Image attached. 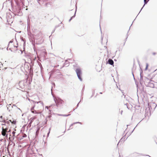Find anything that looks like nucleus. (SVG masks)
I'll return each instance as SVG.
<instances>
[{
  "mask_svg": "<svg viewBox=\"0 0 157 157\" xmlns=\"http://www.w3.org/2000/svg\"><path fill=\"white\" fill-rule=\"evenodd\" d=\"M55 31V29H54V30L52 31V33H53L54 32V31Z\"/></svg>",
  "mask_w": 157,
  "mask_h": 157,
  "instance_id": "obj_32",
  "label": "nucleus"
},
{
  "mask_svg": "<svg viewBox=\"0 0 157 157\" xmlns=\"http://www.w3.org/2000/svg\"><path fill=\"white\" fill-rule=\"evenodd\" d=\"M135 129V128H134V129H133V131H132V132L134 131V130Z\"/></svg>",
  "mask_w": 157,
  "mask_h": 157,
  "instance_id": "obj_41",
  "label": "nucleus"
},
{
  "mask_svg": "<svg viewBox=\"0 0 157 157\" xmlns=\"http://www.w3.org/2000/svg\"><path fill=\"white\" fill-rule=\"evenodd\" d=\"M103 39V38H101V40H102Z\"/></svg>",
  "mask_w": 157,
  "mask_h": 157,
  "instance_id": "obj_49",
  "label": "nucleus"
},
{
  "mask_svg": "<svg viewBox=\"0 0 157 157\" xmlns=\"http://www.w3.org/2000/svg\"><path fill=\"white\" fill-rule=\"evenodd\" d=\"M34 106H33L31 108V111L33 113H34V114L37 113V112L35 110H34Z\"/></svg>",
  "mask_w": 157,
  "mask_h": 157,
  "instance_id": "obj_6",
  "label": "nucleus"
},
{
  "mask_svg": "<svg viewBox=\"0 0 157 157\" xmlns=\"http://www.w3.org/2000/svg\"><path fill=\"white\" fill-rule=\"evenodd\" d=\"M122 112H123V111L121 110V115L122 114Z\"/></svg>",
  "mask_w": 157,
  "mask_h": 157,
  "instance_id": "obj_34",
  "label": "nucleus"
},
{
  "mask_svg": "<svg viewBox=\"0 0 157 157\" xmlns=\"http://www.w3.org/2000/svg\"><path fill=\"white\" fill-rule=\"evenodd\" d=\"M21 40L24 42V44H25V39L23 38H21Z\"/></svg>",
  "mask_w": 157,
  "mask_h": 157,
  "instance_id": "obj_17",
  "label": "nucleus"
},
{
  "mask_svg": "<svg viewBox=\"0 0 157 157\" xmlns=\"http://www.w3.org/2000/svg\"><path fill=\"white\" fill-rule=\"evenodd\" d=\"M123 95L124 96V98H125V96L124 95V94H123Z\"/></svg>",
  "mask_w": 157,
  "mask_h": 157,
  "instance_id": "obj_42",
  "label": "nucleus"
},
{
  "mask_svg": "<svg viewBox=\"0 0 157 157\" xmlns=\"http://www.w3.org/2000/svg\"><path fill=\"white\" fill-rule=\"evenodd\" d=\"M69 65V63L67 62V61H66L65 62L64 64V66H66V67L68 66Z\"/></svg>",
  "mask_w": 157,
  "mask_h": 157,
  "instance_id": "obj_13",
  "label": "nucleus"
},
{
  "mask_svg": "<svg viewBox=\"0 0 157 157\" xmlns=\"http://www.w3.org/2000/svg\"><path fill=\"white\" fill-rule=\"evenodd\" d=\"M35 103H37V104L40 103L41 105V106H42V107L43 106V102L41 101H38V102L36 101L35 102Z\"/></svg>",
  "mask_w": 157,
  "mask_h": 157,
  "instance_id": "obj_10",
  "label": "nucleus"
},
{
  "mask_svg": "<svg viewBox=\"0 0 157 157\" xmlns=\"http://www.w3.org/2000/svg\"><path fill=\"white\" fill-rule=\"evenodd\" d=\"M35 118H36L35 117H33L30 119L29 121L31 122H33V121H34V120L35 119Z\"/></svg>",
  "mask_w": 157,
  "mask_h": 157,
  "instance_id": "obj_8",
  "label": "nucleus"
},
{
  "mask_svg": "<svg viewBox=\"0 0 157 157\" xmlns=\"http://www.w3.org/2000/svg\"><path fill=\"white\" fill-rule=\"evenodd\" d=\"M127 103H126V104H125V105H127V108L128 109H129V108H128V106H127Z\"/></svg>",
  "mask_w": 157,
  "mask_h": 157,
  "instance_id": "obj_33",
  "label": "nucleus"
},
{
  "mask_svg": "<svg viewBox=\"0 0 157 157\" xmlns=\"http://www.w3.org/2000/svg\"><path fill=\"white\" fill-rule=\"evenodd\" d=\"M146 79H147L148 80V79L147 78H146Z\"/></svg>",
  "mask_w": 157,
  "mask_h": 157,
  "instance_id": "obj_44",
  "label": "nucleus"
},
{
  "mask_svg": "<svg viewBox=\"0 0 157 157\" xmlns=\"http://www.w3.org/2000/svg\"><path fill=\"white\" fill-rule=\"evenodd\" d=\"M2 125H6V124H2Z\"/></svg>",
  "mask_w": 157,
  "mask_h": 157,
  "instance_id": "obj_36",
  "label": "nucleus"
},
{
  "mask_svg": "<svg viewBox=\"0 0 157 157\" xmlns=\"http://www.w3.org/2000/svg\"><path fill=\"white\" fill-rule=\"evenodd\" d=\"M52 90V88L51 89V91ZM54 98V101L56 103V106L58 107H61L63 106V103L64 102L60 98H55L53 96Z\"/></svg>",
  "mask_w": 157,
  "mask_h": 157,
  "instance_id": "obj_1",
  "label": "nucleus"
},
{
  "mask_svg": "<svg viewBox=\"0 0 157 157\" xmlns=\"http://www.w3.org/2000/svg\"><path fill=\"white\" fill-rule=\"evenodd\" d=\"M26 134L24 135V136H23L24 137H26Z\"/></svg>",
  "mask_w": 157,
  "mask_h": 157,
  "instance_id": "obj_30",
  "label": "nucleus"
},
{
  "mask_svg": "<svg viewBox=\"0 0 157 157\" xmlns=\"http://www.w3.org/2000/svg\"><path fill=\"white\" fill-rule=\"evenodd\" d=\"M58 115L60 116H62L63 117H67L69 116H70L71 114H68L67 115L66 114H58Z\"/></svg>",
  "mask_w": 157,
  "mask_h": 157,
  "instance_id": "obj_11",
  "label": "nucleus"
},
{
  "mask_svg": "<svg viewBox=\"0 0 157 157\" xmlns=\"http://www.w3.org/2000/svg\"><path fill=\"white\" fill-rule=\"evenodd\" d=\"M108 63L109 64L111 65H113V64L114 62L113 60L111 59H109L108 60Z\"/></svg>",
  "mask_w": 157,
  "mask_h": 157,
  "instance_id": "obj_4",
  "label": "nucleus"
},
{
  "mask_svg": "<svg viewBox=\"0 0 157 157\" xmlns=\"http://www.w3.org/2000/svg\"><path fill=\"white\" fill-rule=\"evenodd\" d=\"M2 116H1V118H2Z\"/></svg>",
  "mask_w": 157,
  "mask_h": 157,
  "instance_id": "obj_48",
  "label": "nucleus"
},
{
  "mask_svg": "<svg viewBox=\"0 0 157 157\" xmlns=\"http://www.w3.org/2000/svg\"><path fill=\"white\" fill-rule=\"evenodd\" d=\"M30 29V26L29 24H28V28H27V30H28V34L29 36H30L31 34V33L29 30Z\"/></svg>",
  "mask_w": 157,
  "mask_h": 157,
  "instance_id": "obj_5",
  "label": "nucleus"
},
{
  "mask_svg": "<svg viewBox=\"0 0 157 157\" xmlns=\"http://www.w3.org/2000/svg\"><path fill=\"white\" fill-rule=\"evenodd\" d=\"M155 53H153V54L154 55H155Z\"/></svg>",
  "mask_w": 157,
  "mask_h": 157,
  "instance_id": "obj_39",
  "label": "nucleus"
},
{
  "mask_svg": "<svg viewBox=\"0 0 157 157\" xmlns=\"http://www.w3.org/2000/svg\"><path fill=\"white\" fill-rule=\"evenodd\" d=\"M81 101L79 102L78 104L77 105V107H78V104Z\"/></svg>",
  "mask_w": 157,
  "mask_h": 157,
  "instance_id": "obj_28",
  "label": "nucleus"
},
{
  "mask_svg": "<svg viewBox=\"0 0 157 157\" xmlns=\"http://www.w3.org/2000/svg\"><path fill=\"white\" fill-rule=\"evenodd\" d=\"M146 156H149V157H151V156H150L149 155H146Z\"/></svg>",
  "mask_w": 157,
  "mask_h": 157,
  "instance_id": "obj_38",
  "label": "nucleus"
},
{
  "mask_svg": "<svg viewBox=\"0 0 157 157\" xmlns=\"http://www.w3.org/2000/svg\"><path fill=\"white\" fill-rule=\"evenodd\" d=\"M78 123H79V124H82V123L80 122H75V123H73L74 124H78Z\"/></svg>",
  "mask_w": 157,
  "mask_h": 157,
  "instance_id": "obj_19",
  "label": "nucleus"
},
{
  "mask_svg": "<svg viewBox=\"0 0 157 157\" xmlns=\"http://www.w3.org/2000/svg\"><path fill=\"white\" fill-rule=\"evenodd\" d=\"M130 27H129V29H130Z\"/></svg>",
  "mask_w": 157,
  "mask_h": 157,
  "instance_id": "obj_50",
  "label": "nucleus"
},
{
  "mask_svg": "<svg viewBox=\"0 0 157 157\" xmlns=\"http://www.w3.org/2000/svg\"><path fill=\"white\" fill-rule=\"evenodd\" d=\"M49 133H50V131L48 132V133L47 134V137L48 136Z\"/></svg>",
  "mask_w": 157,
  "mask_h": 157,
  "instance_id": "obj_25",
  "label": "nucleus"
},
{
  "mask_svg": "<svg viewBox=\"0 0 157 157\" xmlns=\"http://www.w3.org/2000/svg\"><path fill=\"white\" fill-rule=\"evenodd\" d=\"M2 132H1L3 136H6V137H7V136H8V134H6V133L7 132L4 131V127H2Z\"/></svg>",
  "mask_w": 157,
  "mask_h": 157,
  "instance_id": "obj_3",
  "label": "nucleus"
},
{
  "mask_svg": "<svg viewBox=\"0 0 157 157\" xmlns=\"http://www.w3.org/2000/svg\"><path fill=\"white\" fill-rule=\"evenodd\" d=\"M32 123V122L30 121V123L29 124L28 126H29L30 127L31 126Z\"/></svg>",
  "mask_w": 157,
  "mask_h": 157,
  "instance_id": "obj_22",
  "label": "nucleus"
},
{
  "mask_svg": "<svg viewBox=\"0 0 157 157\" xmlns=\"http://www.w3.org/2000/svg\"><path fill=\"white\" fill-rule=\"evenodd\" d=\"M3 65L2 64V63H0V68Z\"/></svg>",
  "mask_w": 157,
  "mask_h": 157,
  "instance_id": "obj_26",
  "label": "nucleus"
},
{
  "mask_svg": "<svg viewBox=\"0 0 157 157\" xmlns=\"http://www.w3.org/2000/svg\"><path fill=\"white\" fill-rule=\"evenodd\" d=\"M15 132L14 131H13L12 132V134L13 135L12 137L13 138V139H14V137H15Z\"/></svg>",
  "mask_w": 157,
  "mask_h": 157,
  "instance_id": "obj_15",
  "label": "nucleus"
},
{
  "mask_svg": "<svg viewBox=\"0 0 157 157\" xmlns=\"http://www.w3.org/2000/svg\"><path fill=\"white\" fill-rule=\"evenodd\" d=\"M12 123L13 124H15V121H13L12 122Z\"/></svg>",
  "mask_w": 157,
  "mask_h": 157,
  "instance_id": "obj_27",
  "label": "nucleus"
},
{
  "mask_svg": "<svg viewBox=\"0 0 157 157\" xmlns=\"http://www.w3.org/2000/svg\"><path fill=\"white\" fill-rule=\"evenodd\" d=\"M132 75H133V76H134V75H133V73H132ZM133 77H134V76H133Z\"/></svg>",
  "mask_w": 157,
  "mask_h": 157,
  "instance_id": "obj_43",
  "label": "nucleus"
},
{
  "mask_svg": "<svg viewBox=\"0 0 157 157\" xmlns=\"http://www.w3.org/2000/svg\"><path fill=\"white\" fill-rule=\"evenodd\" d=\"M46 108H47V109H48V106H46Z\"/></svg>",
  "mask_w": 157,
  "mask_h": 157,
  "instance_id": "obj_37",
  "label": "nucleus"
},
{
  "mask_svg": "<svg viewBox=\"0 0 157 157\" xmlns=\"http://www.w3.org/2000/svg\"><path fill=\"white\" fill-rule=\"evenodd\" d=\"M149 0H144V5L143 6V7L141 9V10H142V9L143 8V7L144 6V5L146 4L148 2Z\"/></svg>",
  "mask_w": 157,
  "mask_h": 157,
  "instance_id": "obj_9",
  "label": "nucleus"
},
{
  "mask_svg": "<svg viewBox=\"0 0 157 157\" xmlns=\"http://www.w3.org/2000/svg\"><path fill=\"white\" fill-rule=\"evenodd\" d=\"M12 42H12V41H10L9 42V43H12Z\"/></svg>",
  "mask_w": 157,
  "mask_h": 157,
  "instance_id": "obj_31",
  "label": "nucleus"
},
{
  "mask_svg": "<svg viewBox=\"0 0 157 157\" xmlns=\"http://www.w3.org/2000/svg\"><path fill=\"white\" fill-rule=\"evenodd\" d=\"M148 64L147 63L146 64V67L145 68V70H147V69L148 68Z\"/></svg>",
  "mask_w": 157,
  "mask_h": 157,
  "instance_id": "obj_16",
  "label": "nucleus"
},
{
  "mask_svg": "<svg viewBox=\"0 0 157 157\" xmlns=\"http://www.w3.org/2000/svg\"><path fill=\"white\" fill-rule=\"evenodd\" d=\"M6 121L5 120H4L3 121V122L5 123H6Z\"/></svg>",
  "mask_w": 157,
  "mask_h": 157,
  "instance_id": "obj_29",
  "label": "nucleus"
},
{
  "mask_svg": "<svg viewBox=\"0 0 157 157\" xmlns=\"http://www.w3.org/2000/svg\"><path fill=\"white\" fill-rule=\"evenodd\" d=\"M10 130L9 129V131H8V132H10Z\"/></svg>",
  "mask_w": 157,
  "mask_h": 157,
  "instance_id": "obj_35",
  "label": "nucleus"
},
{
  "mask_svg": "<svg viewBox=\"0 0 157 157\" xmlns=\"http://www.w3.org/2000/svg\"><path fill=\"white\" fill-rule=\"evenodd\" d=\"M74 124L73 123L72 124H71L70 125V128L71 127H72L73 125Z\"/></svg>",
  "mask_w": 157,
  "mask_h": 157,
  "instance_id": "obj_24",
  "label": "nucleus"
},
{
  "mask_svg": "<svg viewBox=\"0 0 157 157\" xmlns=\"http://www.w3.org/2000/svg\"><path fill=\"white\" fill-rule=\"evenodd\" d=\"M140 78H141V79L143 78V76L142 75H141V72H140Z\"/></svg>",
  "mask_w": 157,
  "mask_h": 157,
  "instance_id": "obj_23",
  "label": "nucleus"
},
{
  "mask_svg": "<svg viewBox=\"0 0 157 157\" xmlns=\"http://www.w3.org/2000/svg\"><path fill=\"white\" fill-rule=\"evenodd\" d=\"M2 105V104H1L0 103V105Z\"/></svg>",
  "mask_w": 157,
  "mask_h": 157,
  "instance_id": "obj_47",
  "label": "nucleus"
},
{
  "mask_svg": "<svg viewBox=\"0 0 157 157\" xmlns=\"http://www.w3.org/2000/svg\"><path fill=\"white\" fill-rule=\"evenodd\" d=\"M19 109L20 110V109L19 108H17Z\"/></svg>",
  "mask_w": 157,
  "mask_h": 157,
  "instance_id": "obj_45",
  "label": "nucleus"
},
{
  "mask_svg": "<svg viewBox=\"0 0 157 157\" xmlns=\"http://www.w3.org/2000/svg\"><path fill=\"white\" fill-rule=\"evenodd\" d=\"M6 69H7V70L9 71H10L11 72V74L12 75L13 74L12 71V68L10 67H5L4 68V69L6 70Z\"/></svg>",
  "mask_w": 157,
  "mask_h": 157,
  "instance_id": "obj_7",
  "label": "nucleus"
},
{
  "mask_svg": "<svg viewBox=\"0 0 157 157\" xmlns=\"http://www.w3.org/2000/svg\"><path fill=\"white\" fill-rule=\"evenodd\" d=\"M10 122H11V120H10L9 121H6V123H7V124H9L10 123Z\"/></svg>",
  "mask_w": 157,
  "mask_h": 157,
  "instance_id": "obj_20",
  "label": "nucleus"
},
{
  "mask_svg": "<svg viewBox=\"0 0 157 157\" xmlns=\"http://www.w3.org/2000/svg\"><path fill=\"white\" fill-rule=\"evenodd\" d=\"M100 94H102V92H100Z\"/></svg>",
  "mask_w": 157,
  "mask_h": 157,
  "instance_id": "obj_40",
  "label": "nucleus"
},
{
  "mask_svg": "<svg viewBox=\"0 0 157 157\" xmlns=\"http://www.w3.org/2000/svg\"><path fill=\"white\" fill-rule=\"evenodd\" d=\"M8 127H6L5 128H4V131L5 132H8Z\"/></svg>",
  "mask_w": 157,
  "mask_h": 157,
  "instance_id": "obj_14",
  "label": "nucleus"
},
{
  "mask_svg": "<svg viewBox=\"0 0 157 157\" xmlns=\"http://www.w3.org/2000/svg\"><path fill=\"white\" fill-rule=\"evenodd\" d=\"M143 81V78L141 79V78H140V83H141V82H142Z\"/></svg>",
  "mask_w": 157,
  "mask_h": 157,
  "instance_id": "obj_21",
  "label": "nucleus"
},
{
  "mask_svg": "<svg viewBox=\"0 0 157 157\" xmlns=\"http://www.w3.org/2000/svg\"><path fill=\"white\" fill-rule=\"evenodd\" d=\"M76 9H77V7L76 6V10H75V14H74V15L72 17H71V18L69 19V21H70L73 18H74L75 17V15L76 12Z\"/></svg>",
  "mask_w": 157,
  "mask_h": 157,
  "instance_id": "obj_12",
  "label": "nucleus"
},
{
  "mask_svg": "<svg viewBox=\"0 0 157 157\" xmlns=\"http://www.w3.org/2000/svg\"><path fill=\"white\" fill-rule=\"evenodd\" d=\"M75 71L78 78L80 81H82V79L81 78L82 71L81 69L78 68L76 69Z\"/></svg>",
  "mask_w": 157,
  "mask_h": 157,
  "instance_id": "obj_2",
  "label": "nucleus"
},
{
  "mask_svg": "<svg viewBox=\"0 0 157 157\" xmlns=\"http://www.w3.org/2000/svg\"><path fill=\"white\" fill-rule=\"evenodd\" d=\"M39 132V130L38 129L36 132V136H37L38 135Z\"/></svg>",
  "mask_w": 157,
  "mask_h": 157,
  "instance_id": "obj_18",
  "label": "nucleus"
},
{
  "mask_svg": "<svg viewBox=\"0 0 157 157\" xmlns=\"http://www.w3.org/2000/svg\"><path fill=\"white\" fill-rule=\"evenodd\" d=\"M141 11V10H140V12H139V13H140V12ZM139 13H138V14H139Z\"/></svg>",
  "mask_w": 157,
  "mask_h": 157,
  "instance_id": "obj_46",
  "label": "nucleus"
}]
</instances>
